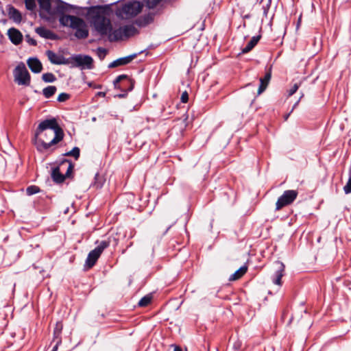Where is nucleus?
Returning a JSON list of instances; mask_svg holds the SVG:
<instances>
[{"instance_id": "29", "label": "nucleus", "mask_w": 351, "mask_h": 351, "mask_svg": "<svg viewBox=\"0 0 351 351\" xmlns=\"http://www.w3.org/2000/svg\"><path fill=\"white\" fill-rule=\"evenodd\" d=\"M42 80L45 82L51 83L56 80V77L52 73H45L43 74Z\"/></svg>"}, {"instance_id": "2", "label": "nucleus", "mask_w": 351, "mask_h": 351, "mask_svg": "<svg viewBox=\"0 0 351 351\" xmlns=\"http://www.w3.org/2000/svg\"><path fill=\"white\" fill-rule=\"evenodd\" d=\"M59 22L63 27L75 30V36L78 39H85L88 36V27L84 20L73 15L62 14Z\"/></svg>"}, {"instance_id": "48", "label": "nucleus", "mask_w": 351, "mask_h": 351, "mask_svg": "<svg viewBox=\"0 0 351 351\" xmlns=\"http://www.w3.org/2000/svg\"><path fill=\"white\" fill-rule=\"evenodd\" d=\"M349 178H351V168L350 169V171H349Z\"/></svg>"}, {"instance_id": "10", "label": "nucleus", "mask_w": 351, "mask_h": 351, "mask_svg": "<svg viewBox=\"0 0 351 351\" xmlns=\"http://www.w3.org/2000/svg\"><path fill=\"white\" fill-rule=\"evenodd\" d=\"M298 191L295 190L285 191L280 196L276 204V210H279L282 208L292 204L298 197Z\"/></svg>"}, {"instance_id": "31", "label": "nucleus", "mask_w": 351, "mask_h": 351, "mask_svg": "<svg viewBox=\"0 0 351 351\" xmlns=\"http://www.w3.org/2000/svg\"><path fill=\"white\" fill-rule=\"evenodd\" d=\"M39 192H40L39 187L37 186H35V185L29 186L26 189V193L28 195H32L36 194Z\"/></svg>"}, {"instance_id": "32", "label": "nucleus", "mask_w": 351, "mask_h": 351, "mask_svg": "<svg viewBox=\"0 0 351 351\" xmlns=\"http://www.w3.org/2000/svg\"><path fill=\"white\" fill-rule=\"evenodd\" d=\"M25 7L29 10H33L36 8L35 0H25Z\"/></svg>"}, {"instance_id": "41", "label": "nucleus", "mask_w": 351, "mask_h": 351, "mask_svg": "<svg viewBox=\"0 0 351 351\" xmlns=\"http://www.w3.org/2000/svg\"><path fill=\"white\" fill-rule=\"evenodd\" d=\"M124 91H125L124 93L119 94L117 95V97H119V98H124V97H125L127 96L128 92H126L125 90H124Z\"/></svg>"}, {"instance_id": "47", "label": "nucleus", "mask_w": 351, "mask_h": 351, "mask_svg": "<svg viewBox=\"0 0 351 351\" xmlns=\"http://www.w3.org/2000/svg\"><path fill=\"white\" fill-rule=\"evenodd\" d=\"M289 117V114H287L285 117V120H287L288 117Z\"/></svg>"}, {"instance_id": "4", "label": "nucleus", "mask_w": 351, "mask_h": 351, "mask_svg": "<svg viewBox=\"0 0 351 351\" xmlns=\"http://www.w3.org/2000/svg\"><path fill=\"white\" fill-rule=\"evenodd\" d=\"M91 23L95 31L101 36H107L112 30L110 19L102 14L97 13L93 15Z\"/></svg>"}, {"instance_id": "39", "label": "nucleus", "mask_w": 351, "mask_h": 351, "mask_svg": "<svg viewBox=\"0 0 351 351\" xmlns=\"http://www.w3.org/2000/svg\"><path fill=\"white\" fill-rule=\"evenodd\" d=\"M180 99L182 103H186L188 101L189 95L186 91L182 93Z\"/></svg>"}, {"instance_id": "42", "label": "nucleus", "mask_w": 351, "mask_h": 351, "mask_svg": "<svg viewBox=\"0 0 351 351\" xmlns=\"http://www.w3.org/2000/svg\"><path fill=\"white\" fill-rule=\"evenodd\" d=\"M88 86L90 87H93L94 88H101V85H93V83L92 82L88 83Z\"/></svg>"}, {"instance_id": "35", "label": "nucleus", "mask_w": 351, "mask_h": 351, "mask_svg": "<svg viewBox=\"0 0 351 351\" xmlns=\"http://www.w3.org/2000/svg\"><path fill=\"white\" fill-rule=\"evenodd\" d=\"M97 56L100 60H104L106 56L107 51L106 49L102 47H98L97 49Z\"/></svg>"}, {"instance_id": "16", "label": "nucleus", "mask_w": 351, "mask_h": 351, "mask_svg": "<svg viewBox=\"0 0 351 351\" xmlns=\"http://www.w3.org/2000/svg\"><path fill=\"white\" fill-rule=\"evenodd\" d=\"M8 16L16 23H20L22 21L21 13L14 6L10 5L7 8Z\"/></svg>"}, {"instance_id": "7", "label": "nucleus", "mask_w": 351, "mask_h": 351, "mask_svg": "<svg viewBox=\"0 0 351 351\" xmlns=\"http://www.w3.org/2000/svg\"><path fill=\"white\" fill-rule=\"evenodd\" d=\"M14 81L19 85L29 86L30 84L31 77L23 62H20L15 67L13 71Z\"/></svg>"}, {"instance_id": "26", "label": "nucleus", "mask_w": 351, "mask_h": 351, "mask_svg": "<svg viewBox=\"0 0 351 351\" xmlns=\"http://www.w3.org/2000/svg\"><path fill=\"white\" fill-rule=\"evenodd\" d=\"M80 155V149L77 147H73L70 152L64 154L66 156H73L75 160H77Z\"/></svg>"}, {"instance_id": "37", "label": "nucleus", "mask_w": 351, "mask_h": 351, "mask_svg": "<svg viewBox=\"0 0 351 351\" xmlns=\"http://www.w3.org/2000/svg\"><path fill=\"white\" fill-rule=\"evenodd\" d=\"M343 190L346 194L351 193V178H348L346 184L343 187Z\"/></svg>"}, {"instance_id": "5", "label": "nucleus", "mask_w": 351, "mask_h": 351, "mask_svg": "<svg viewBox=\"0 0 351 351\" xmlns=\"http://www.w3.org/2000/svg\"><path fill=\"white\" fill-rule=\"evenodd\" d=\"M73 164L68 160H64L60 164V167H56L52 169L51 178L56 183H62L64 181L66 176H69L73 169Z\"/></svg>"}, {"instance_id": "24", "label": "nucleus", "mask_w": 351, "mask_h": 351, "mask_svg": "<svg viewBox=\"0 0 351 351\" xmlns=\"http://www.w3.org/2000/svg\"><path fill=\"white\" fill-rule=\"evenodd\" d=\"M110 242V238H108L107 240L101 241L94 250L101 255L103 251L109 247Z\"/></svg>"}, {"instance_id": "1", "label": "nucleus", "mask_w": 351, "mask_h": 351, "mask_svg": "<svg viewBox=\"0 0 351 351\" xmlns=\"http://www.w3.org/2000/svg\"><path fill=\"white\" fill-rule=\"evenodd\" d=\"M64 136V132L55 118L45 119L39 123L36 129L34 144L36 149L43 153L61 141Z\"/></svg>"}, {"instance_id": "18", "label": "nucleus", "mask_w": 351, "mask_h": 351, "mask_svg": "<svg viewBox=\"0 0 351 351\" xmlns=\"http://www.w3.org/2000/svg\"><path fill=\"white\" fill-rule=\"evenodd\" d=\"M100 256L101 255L94 250H91L88 254L84 266L87 267V269L93 267Z\"/></svg>"}, {"instance_id": "23", "label": "nucleus", "mask_w": 351, "mask_h": 351, "mask_svg": "<svg viewBox=\"0 0 351 351\" xmlns=\"http://www.w3.org/2000/svg\"><path fill=\"white\" fill-rule=\"evenodd\" d=\"M247 267L246 266L241 267L237 271L232 274L229 278L230 280H237L241 278L247 271Z\"/></svg>"}, {"instance_id": "21", "label": "nucleus", "mask_w": 351, "mask_h": 351, "mask_svg": "<svg viewBox=\"0 0 351 351\" xmlns=\"http://www.w3.org/2000/svg\"><path fill=\"white\" fill-rule=\"evenodd\" d=\"M271 79V73H267L264 77L260 79V86L258 90V95L261 94L267 88Z\"/></svg>"}, {"instance_id": "17", "label": "nucleus", "mask_w": 351, "mask_h": 351, "mask_svg": "<svg viewBox=\"0 0 351 351\" xmlns=\"http://www.w3.org/2000/svg\"><path fill=\"white\" fill-rule=\"evenodd\" d=\"M35 31L40 37L46 39L55 40L57 37L52 31L44 27H36Z\"/></svg>"}, {"instance_id": "6", "label": "nucleus", "mask_w": 351, "mask_h": 351, "mask_svg": "<svg viewBox=\"0 0 351 351\" xmlns=\"http://www.w3.org/2000/svg\"><path fill=\"white\" fill-rule=\"evenodd\" d=\"M142 5L138 1H133L125 3L121 10H119L117 15L125 19H129L136 16L141 12Z\"/></svg>"}, {"instance_id": "20", "label": "nucleus", "mask_w": 351, "mask_h": 351, "mask_svg": "<svg viewBox=\"0 0 351 351\" xmlns=\"http://www.w3.org/2000/svg\"><path fill=\"white\" fill-rule=\"evenodd\" d=\"M261 38V35L253 36L246 46L242 49V53H247L250 52L257 45Z\"/></svg>"}, {"instance_id": "27", "label": "nucleus", "mask_w": 351, "mask_h": 351, "mask_svg": "<svg viewBox=\"0 0 351 351\" xmlns=\"http://www.w3.org/2000/svg\"><path fill=\"white\" fill-rule=\"evenodd\" d=\"M152 299V297L151 295H146L139 300L138 305L141 307L147 306L149 304H150Z\"/></svg>"}, {"instance_id": "19", "label": "nucleus", "mask_w": 351, "mask_h": 351, "mask_svg": "<svg viewBox=\"0 0 351 351\" xmlns=\"http://www.w3.org/2000/svg\"><path fill=\"white\" fill-rule=\"evenodd\" d=\"M124 38L123 28L120 27L118 29L111 30L110 33L108 34V38L110 42H115L118 40H121Z\"/></svg>"}, {"instance_id": "36", "label": "nucleus", "mask_w": 351, "mask_h": 351, "mask_svg": "<svg viewBox=\"0 0 351 351\" xmlns=\"http://www.w3.org/2000/svg\"><path fill=\"white\" fill-rule=\"evenodd\" d=\"M69 97H70V95L69 94L65 93H62L58 95L57 100L59 102H64V101L68 100L69 99Z\"/></svg>"}, {"instance_id": "22", "label": "nucleus", "mask_w": 351, "mask_h": 351, "mask_svg": "<svg viewBox=\"0 0 351 351\" xmlns=\"http://www.w3.org/2000/svg\"><path fill=\"white\" fill-rule=\"evenodd\" d=\"M124 38H129L134 36L138 32L133 25H126L122 27Z\"/></svg>"}, {"instance_id": "40", "label": "nucleus", "mask_w": 351, "mask_h": 351, "mask_svg": "<svg viewBox=\"0 0 351 351\" xmlns=\"http://www.w3.org/2000/svg\"><path fill=\"white\" fill-rule=\"evenodd\" d=\"M56 339V345L53 346V349L51 351H57L58 350V346L61 344L62 343V340H61V338H59V339Z\"/></svg>"}, {"instance_id": "11", "label": "nucleus", "mask_w": 351, "mask_h": 351, "mask_svg": "<svg viewBox=\"0 0 351 351\" xmlns=\"http://www.w3.org/2000/svg\"><path fill=\"white\" fill-rule=\"evenodd\" d=\"M274 267L275 272L272 276V282L275 285L281 286V279L285 274V266L282 262L277 261L274 263Z\"/></svg>"}, {"instance_id": "44", "label": "nucleus", "mask_w": 351, "mask_h": 351, "mask_svg": "<svg viewBox=\"0 0 351 351\" xmlns=\"http://www.w3.org/2000/svg\"><path fill=\"white\" fill-rule=\"evenodd\" d=\"M298 103H299V100H298V101H297V102L293 105V108H292L291 111V112H289V114H291V112H292V111L293 110V109L296 107V106L298 104Z\"/></svg>"}, {"instance_id": "9", "label": "nucleus", "mask_w": 351, "mask_h": 351, "mask_svg": "<svg viewBox=\"0 0 351 351\" xmlns=\"http://www.w3.org/2000/svg\"><path fill=\"white\" fill-rule=\"evenodd\" d=\"M134 80L129 77L127 75L123 74L119 75L113 82L115 89L132 91L134 86Z\"/></svg>"}, {"instance_id": "8", "label": "nucleus", "mask_w": 351, "mask_h": 351, "mask_svg": "<svg viewBox=\"0 0 351 351\" xmlns=\"http://www.w3.org/2000/svg\"><path fill=\"white\" fill-rule=\"evenodd\" d=\"M69 64H71L73 67H79L81 69H91L93 67V59L88 55H73L70 57Z\"/></svg>"}, {"instance_id": "15", "label": "nucleus", "mask_w": 351, "mask_h": 351, "mask_svg": "<svg viewBox=\"0 0 351 351\" xmlns=\"http://www.w3.org/2000/svg\"><path fill=\"white\" fill-rule=\"evenodd\" d=\"M27 65L30 70L34 73L41 72L43 65L40 61L36 58H30L27 61Z\"/></svg>"}, {"instance_id": "14", "label": "nucleus", "mask_w": 351, "mask_h": 351, "mask_svg": "<svg viewBox=\"0 0 351 351\" xmlns=\"http://www.w3.org/2000/svg\"><path fill=\"white\" fill-rule=\"evenodd\" d=\"M137 54L134 53L128 56L120 58L112 62L109 65L108 68H114L119 66H123L131 62L136 57Z\"/></svg>"}, {"instance_id": "49", "label": "nucleus", "mask_w": 351, "mask_h": 351, "mask_svg": "<svg viewBox=\"0 0 351 351\" xmlns=\"http://www.w3.org/2000/svg\"><path fill=\"white\" fill-rule=\"evenodd\" d=\"M304 97V94L302 93V95H300V98L299 99V101L301 99V98H302Z\"/></svg>"}, {"instance_id": "13", "label": "nucleus", "mask_w": 351, "mask_h": 351, "mask_svg": "<svg viewBox=\"0 0 351 351\" xmlns=\"http://www.w3.org/2000/svg\"><path fill=\"white\" fill-rule=\"evenodd\" d=\"M8 36L10 41L15 45H19L23 40L21 32L14 27L8 29Z\"/></svg>"}, {"instance_id": "33", "label": "nucleus", "mask_w": 351, "mask_h": 351, "mask_svg": "<svg viewBox=\"0 0 351 351\" xmlns=\"http://www.w3.org/2000/svg\"><path fill=\"white\" fill-rule=\"evenodd\" d=\"M161 0H145L146 5L149 8H155L160 1Z\"/></svg>"}, {"instance_id": "34", "label": "nucleus", "mask_w": 351, "mask_h": 351, "mask_svg": "<svg viewBox=\"0 0 351 351\" xmlns=\"http://www.w3.org/2000/svg\"><path fill=\"white\" fill-rule=\"evenodd\" d=\"M301 85V82L295 83L293 85V86L288 90V95L291 96L295 94L298 90L299 87Z\"/></svg>"}, {"instance_id": "38", "label": "nucleus", "mask_w": 351, "mask_h": 351, "mask_svg": "<svg viewBox=\"0 0 351 351\" xmlns=\"http://www.w3.org/2000/svg\"><path fill=\"white\" fill-rule=\"evenodd\" d=\"M26 40L27 42L32 46H36L37 45V42L35 39L30 37L29 35H26Z\"/></svg>"}, {"instance_id": "25", "label": "nucleus", "mask_w": 351, "mask_h": 351, "mask_svg": "<svg viewBox=\"0 0 351 351\" xmlns=\"http://www.w3.org/2000/svg\"><path fill=\"white\" fill-rule=\"evenodd\" d=\"M56 90L55 86H48L43 90V94L45 98L49 99L56 93Z\"/></svg>"}, {"instance_id": "43", "label": "nucleus", "mask_w": 351, "mask_h": 351, "mask_svg": "<svg viewBox=\"0 0 351 351\" xmlns=\"http://www.w3.org/2000/svg\"><path fill=\"white\" fill-rule=\"evenodd\" d=\"M97 96L104 97L106 96L105 92H98Z\"/></svg>"}, {"instance_id": "30", "label": "nucleus", "mask_w": 351, "mask_h": 351, "mask_svg": "<svg viewBox=\"0 0 351 351\" xmlns=\"http://www.w3.org/2000/svg\"><path fill=\"white\" fill-rule=\"evenodd\" d=\"M62 329V325L61 323H58L54 328L53 331V340L55 339H59L60 338V334Z\"/></svg>"}, {"instance_id": "45", "label": "nucleus", "mask_w": 351, "mask_h": 351, "mask_svg": "<svg viewBox=\"0 0 351 351\" xmlns=\"http://www.w3.org/2000/svg\"><path fill=\"white\" fill-rule=\"evenodd\" d=\"M173 351H182L179 346H176Z\"/></svg>"}, {"instance_id": "46", "label": "nucleus", "mask_w": 351, "mask_h": 351, "mask_svg": "<svg viewBox=\"0 0 351 351\" xmlns=\"http://www.w3.org/2000/svg\"><path fill=\"white\" fill-rule=\"evenodd\" d=\"M94 186H95L96 188H101L102 184H97V183H95L94 184Z\"/></svg>"}, {"instance_id": "28", "label": "nucleus", "mask_w": 351, "mask_h": 351, "mask_svg": "<svg viewBox=\"0 0 351 351\" xmlns=\"http://www.w3.org/2000/svg\"><path fill=\"white\" fill-rule=\"evenodd\" d=\"M152 19L149 16H145L143 18H139L136 21L138 26H145L152 21Z\"/></svg>"}, {"instance_id": "12", "label": "nucleus", "mask_w": 351, "mask_h": 351, "mask_svg": "<svg viewBox=\"0 0 351 351\" xmlns=\"http://www.w3.org/2000/svg\"><path fill=\"white\" fill-rule=\"evenodd\" d=\"M46 55L49 60L53 64H67L69 59H66L62 55L58 54L53 51L48 50Z\"/></svg>"}, {"instance_id": "3", "label": "nucleus", "mask_w": 351, "mask_h": 351, "mask_svg": "<svg viewBox=\"0 0 351 351\" xmlns=\"http://www.w3.org/2000/svg\"><path fill=\"white\" fill-rule=\"evenodd\" d=\"M40 8V16L43 13L53 16L57 14H63L69 10V5L61 0H37Z\"/></svg>"}, {"instance_id": "50", "label": "nucleus", "mask_w": 351, "mask_h": 351, "mask_svg": "<svg viewBox=\"0 0 351 351\" xmlns=\"http://www.w3.org/2000/svg\"><path fill=\"white\" fill-rule=\"evenodd\" d=\"M98 176H99V175H98V173H97V174L95 175V179H97V178Z\"/></svg>"}]
</instances>
